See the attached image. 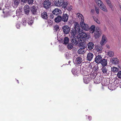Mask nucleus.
<instances>
[{
	"instance_id": "obj_6",
	"label": "nucleus",
	"mask_w": 121,
	"mask_h": 121,
	"mask_svg": "<svg viewBox=\"0 0 121 121\" xmlns=\"http://www.w3.org/2000/svg\"><path fill=\"white\" fill-rule=\"evenodd\" d=\"M51 3L49 0H45L43 3L44 7L46 9H48L51 7Z\"/></svg>"
},
{
	"instance_id": "obj_39",
	"label": "nucleus",
	"mask_w": 121,
	"mask_h": 121,
	"mask_svg": "<svg viewBox=\"0 0 121 121\" xmlns=\"http://www.w3.org/2000/svg\"><path fill=\"white\" fill-rule=\"evenodd\" d=\"M62 4L61 6H62V8L65 9L66 8V7L68 4V3L67 2H62Z\"/></svg>"
},
{
	"instance_id": "obj_10",
	"label": "nucleus",
	"mask_w": 121,
	"mask_h": 121,
	"mask_svg": "<svg viewBox=\"0 0 121 121\" xmlns=\"http://www.w3.org/2000/svg\"><path fill=\"white\" fill-rule=\"evenodd\" d=\"M5 6L3 5L2 3L0 4V10H2L3 11V13H8V11H7L8 10V9L5 8Z\"/></svg>"
},
{
	"instance_id": "obj_18",
	"label": "nucleus",
	"mask_w": 121,
	"mask_h": 121,
	"mask_svg": "<svg viewBox=\"0 0 121 121\" xmlns=\"http://www.w3.org/2000/svg\"><path fill=\"white\" fill-rule=\"evenodd\" d=\"M93 55L91 52H89L87 55V60L88 61H90L93 58Z\"/></svg>"
},
{
	"instance_id": "obj_31",
	"label": "nucleus",
	"mask_w": 121,
	"mask_h": 121,
	"mask_svg": "<svg viewBox=\"0 0 121 121\" xmlns=\"http://www.w3.org/2000/svg\"><path fill=\"white\" fill-rule=\"evenodd\" d=\"M86 51V50L85 49L80 48L78 51V53L80 54H82L85 53Z\"/></svg>"
},
{
	"instance_id": "obj_41",
	"label": "nucleus",
	"mask_w": 121,
	"mask_h": 121,
	"mask_svg": "<svg viewBox=\"0 0 121 121\" xmlns=\"http://www.w3.org/2000/svg\"><path fill=\"white\" fill-rule=\"evenodd\" d=\"M118 69L117 68L113 67L111 68L112 71L114 72H116L118 71Z\"/></svg>"
},
{
	"instance_id": "obj_53",
	"label": "nucleus",
	"mask_w": 121,
	"mask_h": 121,
	"mask_svg": "<svg viewBox=\"0 0 121 121\" xmlns=\"http://www.w3.org/2000/svg\"><path fill=\"white\" fill-rule=\"evenodd\" d=\"M65 56L66 58L67 59L69 58L70 57V56H69V55L67 53H66L65 54Z\"/></svg>"
},
{
	"instance_id": "obj_38",
	"label": "nucleus",
	"mask_w": 121,
	"mask_h": 121,
	"mask_svg": "<svg viewBox=\"0 0 121 121\" xmlns=\"http://www.w3.org/2000/svg\"><path fill=\"white\" fill-rule=\"evenodd\" d=\"M101 69L103 73L105 74L107 73V69L106 67H104V66H103V67Z\"/></svg>"
},
{
	"instance_id": "obj_28",
	"label": "nucleus",
	"mask_w": 121,
	"mask_h": 121,
	"mask_svg": "<svg viewBox=\"0 0 121 121\" xmlns=\"http://www.w3.org/2000/svg\"><path fill=\"white\" fill-rule=\"evenodd\" d=\"M97 75V74L96 71H95L93 72V73H92L90 75V76L91 77V78L92 79L95 78L96 77Z\"/></svg>"
},
{
	"instance_id": "obj_37",
	"label": "nucleus",
	"mask_w": 121,
	"mask_h": 121,
	"mask_svg": "<svg viewBox=\"0 0 121 121\" xmlns=\"http://www.w3.org/2000/svg\"><path fill=\"white\" fill-rule=\"evenodd\" d=\"M100 35V34L99 33V32H98L97 31H95L94 34V36L96 38H98Z\"/></svg>"
},
{
	"instance_id": "obj_15",
	"label": "nucleus",
	"mask_w": 121,
	"mask_h": 121,
	"mask_svg": "<svg viewBox=\"0 0 121 121\" xmlns=\"http://www.w3.org/2000/svg\"><path fill=\"white\" fill-rule=\"evenodd\" d=\"M102 78L101 76H98L97 77H96L94 80V82L96 83H100L102 81Z\"/></svg>"
},
{
	"instance_id": "obj_49",
	"label": "nucleus",
	"mask_w": 121,
	"mask_h": 121,
	"mask_svg": "<svg viewBox=\"0 0 121 121\" xmlns=\"http://www.w3.org/2000/svg\"><path fill=\"white\" fill-rule=\"evenodd\" d=\"M86 69H88V70H90H90L92 69V66L91 65H89Z\"/></svg>"
},
{
	"instance_id": "obj_48",
	"label": "nucleus",
	"mask_w": 121,
	"mask_h": 121,
	"mask_svg": "<svg viewBox=\"0 0 121 121\" xmlns=\"http://www.w3.org/2000/svg\"><path fill=\"white\" fill-rule=\"evenodd\" d=\"M27 2L29 4H31L34 2V0H27Z\"/></svg>"
},
{
	"instance_id": "obj_61",
	"label": "nucleus",
	"mask_w": 121,
	"mask_h": 121,
	"mask_svg": "<svg viewBox=\"0 0 121 121\" xmlns=\"http://www.w3.org/2000/svg\"><path fill=\"white\" fill-rule=\"evenodd\" d=\"M91 11L93 13L94 11V9H91Z\"/></svg>"
},
{
	"instance_id": "obj_17",
	"label": "nucleus",
	"mask_w": 121,
	"mask_h": 121,
	"mask_svg": "<svg viewBox=\"0 0 121 121\" xmlns=\"http://www.w3.org/2000/svg\"><path fill=\"white\" fill-rule=\"evenodd\" d=\"M37 7L34 6L31 7V11L33 14L35 15L37 14Z\"/></svg>"
},
{
	"instance_id": "obj_44",
	"label": "nucleus",
	"mask_w": 121,
	"mask_h": 121,
	"mask_svg": "<svg viewBox=\"0 0 121 121\" xmlns=\"http://www.w3.org/2000/svg\"><path fill=\"white\" fill-rule=\"evenodd\" d=\"M78 18H79L80 21V22H82L83 20V21H84V17L82 15L80 16Z\"/></svg>"
},
{
	"instance_id": "obj_4",
	"label": "nucleus",
	"mask_w": 121,
	"mask_h": 121,
	"mask_svg": "<svg viewBox=\"0 0 121 121\" xmlns=\"http://www.w3.org/2000/svg\"><path fill=\"white\" fill-rule=\"evenodd\" d=\"M80 72L82 75L86 76L87 75H89L88 74L90 72V70L88 69H87L86 68L83 67L81 69Z\"/></svg>"
},
{
	"instance_id": "obj_40",
	"label": "nucleus",
	"mask_w": 121,
	"mask_h": 121,
	"mask_svg": "<svg viewBox=\"0 0 121 121\" xmlns=\"http://www.w3.org/2000/svg\"><path fill=\"white\" fill-rule=\"evenodd\" d=\"M69 42V39L67 37H65L64 41V44L65 45L67 44Z\"/></svg>"
},
{
	"instance_id": "obj_54",
	"label": "nucleus",
	"mask_w": 121,
	"mask_h": 121,
	"mask_svg": "<svg viewBox=\"0 0 121 121\" xmlns=\"http://www.w3.org/2000/svg\"><path fill=\"white\" fill-rule=\"evenodd\" d=\"M33 22V21L32 20H30V22H29V25H31L32 24Z\"/></svg>"
},
{
	"instance_id": "obj_42",
	"label": "nucleus",
	"mask_w": 121,
	"mask_h": 121,
	"mask_svg": "<svg viewBox=\"0 0 121 121\" xmlns=\"http://www.w3.org/2000/svg\"><path fill=\"white\" fill-rule=\"evenodd\" d=\"M108 54L109 56L111 57L112 56L114 55L113 52L111 51H109L108 52Z\"/></svg>"
},
{
	"instance_id": "obj_50",
	"label": "nucleus",
	"mask_w": 121,
	"mask_h": 121,
	"mask_svg": "<svg viewBox=\"0 0 121 121\" xmlns=\"http://www.w3.org/2000/svg\"><path fill=\"white\" fill-rule=\"evenodd\" d=\"M95 9L96 13L97 14H98L99 13V7L97 8L96 7H95Z\"/></svg>"
},
{
	"instance_id": "obj_27",
	"label": "nucleus",
	"mask_w": 121,
	"mask_h": 121,
	"mask_svg": "<svg viewBox=\"0 0 121 121\" xmlns=\"http://www.w3.org/2000/svg\"><path fill=\"white\" fill-rule=\"evenodd\" d=\"M79 44V46L80 48L85 49L86 48V46L84 41L83 42H80Z\"/></svg>"
},
{
	"instance_id": "obj_20",
	"label": "nucleus",
	"mask_w": 121,
	"mask_h": 121,
	"mask_svg": "<svg viewBox=\"0 0 121 121\" xmlns=\"http://www.w3.org/2000/svg\"><path fill=\"white\" fill-rule=\"evenodd\" d=\"M74 25V28L73 29H75L78 31V32H80L81 31V29L79 24L77 22H75Z\"/></svg>"
},
{
	"instance_id": "obj_30",
	"label": "nucleus",
	"mask_w": 121,
	"mask_h": 121,
	"mask_svg": "<svg viewBox=\"0 0 121 121\" xmlns=\"http://www.w3.org/2000/svg\"><path fill=\"white\" fill-rule=\"evenodd\" d=\"M95 49L96 51L99 53L101 52L102 50V48L101 47L99 46H97L95 47Z\"/></svg>"
},
{
	"instance_id": "obj_16",
	"label": "nucleus",
	"mask_w": 121,
	"mask_h": 121,
	"mask_svg": "<svg viewBox=\"0 0 121 121\" xmlns=\"http://www.w3.org/2000/svg\"><path fill=\"white\" fill-rule=\"evenodd\" d=\"M69 15L67 14H64L63 15L61 19L64 22H67L68 19Z\"/></svg>"
},
{
	"instance_id": "obj_33",
	"label": "nucleus",
	"mask_w": 121,
	"mask_h": 121,
	"mask_svg": "<svg viewBox=\"0 0 121 121\" xmlns=\"http://www.w3.org/2000/svg\"><path fill=\"white\" fill-rule=\"evenodd\" d=\"M72 72L73 74L75 76H77L78 75L79 71H77L75 69H73L72 70Z\"/></svg>"
},
{
	"instance_id": "obj_62",
	"label": "nucleus",
	"mask_w": 121,
	"mask_h": 121,
	"mask_svg": "<svg viewBox=\"0 0 121 121\" xmlns=\"http://www.w3.org/2000/svg\"><path fill=\"white\" fill-rule=\"evenodd\" d=\"M27 0H23V2H25L27 1Z\"/></svg>"
},
{
	"instance_id": "obj_3",
	"label": "nucleus",
	"mask_w": 121,
	"mask_h": 121,
	"mask_svg": "<svg viewBox=\"0 0 121 121\" xmlns=\"http://www.w3.org/2000/svg\"><path fill=\"white\" fill-rule=\"evenodd\" d=\"M73 62L75 64L79 65L82 62V58L77 55H75L73 58Z\"/></svg>"
},
{
	"instance_id": "obj_43",
	"label": "nucleus",
	"mask_w": 121,
	"mask_h": 121,
	"mask_svg": "<svg viewBox=\"0 0 121 121\" xmlns=\"http://www.w3.org/2000/svg\"><path fill=\"white\" fill-rule=\"evenodd\" d=\"M117 75L119 78L121 79V71H119L118 72Z\"/></svg>"
},
{
	"instance_id": "obj_22",
	"label": "nucleus",
	"mask_w": 121,
	"mask_h": 121,
	"mask_svg": "<svg viewBox=\"0 0 121 121\" xmlns=\"http://www.w3.org/2000/svg\"><path fill=\"white\" fill-rule=\"evenodd\" d=\"M61 11L58 9L56 8L52 12L53 14L55 15H57L60 13Z\"/></svg>"
},
{
	"instance_id": "obj_55",
	"label": "nucleus",
	"mask_w": 121,
	"mask_h": 121,
	"mask_svg": "<svg viewBox=\"0 0 121 121\" xmlns=\"http://www.w3.org/2000/svg\"><path fill=\"white\" fill-rule=\"evenodd\" d=\"M100 29L98 27H97L96 28V29L95 31H97L99 32Z\"/></svg>"
},
{
	"instance_id": "obj_51",
	"label": "nucleus",
	"mask_w": 121,
	"mask_h": 121,
	"mask_svg": "<svg viewBox=\"0 0 121 121\" xmlns=\"http://www.w3.org/2000/svg\"><path fill=\"white\" fill-rule=\"evenodd\" d=\"M59 27L58 25H56L54 27V28L56 30V31H57L59 29Z\"/></svg>"
},
{
	"instance_id": "obj_47",
	"label": "nucleus",
	"mask_w": 121,
	"mask_h": 121,
	"mask_svg": "<svg viewBox=\"0 0 121 121\" xmlns=\"http://www.w3.org/2000/svg\"><path fill=\"white\" fill-rule=\"evenodd\" d=\"M73 47V46L72 45L70 44H68L67 46V48H68L70 49H72Z\"/></svg>"
},
{
	"instance_id": "obj_7",
	"label": "nucleus",
	"mask_w": 121,
	"mask_h": 121,
	"mask_svg": "<svg viewBox=\"0 0 121 121\" xmlns=\"http://www.w3.org/2000/svg\"><path fill=\"white\" fill-rule=\"evenodd\" d=\"M79 33L78 32V31H77L75 29H72L70 32L71 35V37H77L78 35V33Z\"/></svg>"
},
{
	"instance_id": "obj_8",
	"label": "nucleus",
	"mask_w": 121,
	"mask_h": 121,
	"mask_svg": "<svg viewBox=\"0 0 121 121\" xmlns=\"http://www.w3.org/2000/svg\"><path fill=\"white\" fill-rule=\"evenodd\" d=\"M107 41V39L105 35H103L100 42V44L101 46H103L105 44Z\"/></svg>"
},
{
	"instance_id": "obj_52",
	"label": "nucleus",
	"mask_w": 121,
	"mask_h": 121,
	"mask_svg": "<svg viewBox=\"0 0 121 121\" xmlns=\"http://www.w3.org/2000/svg\"><path fill=\"white\" fill-rule=\"evenodd\" d=\"M82 15L80 13H78L76 14L77 18H78L80 16H81Z\"/></svg>"
},
{
	"instance_id": "obj_25",
	"label": "nucleus",
	"mask_w": 121,
	"mask_h": 121,
	"mask_svg": "<svg viewBox=\"0 0 121 121\" xmlns=\"http://www.w3.org/2000/svg\"><path fill=\"white\" fill-rule=\"evenodd\" d=\"M22 9H21L17 10L16 11V15L18 17L20 16H22Z\"/></svg>"
},
{
	"instance_id": "obj_21",
	"label": "nucleus",
	"mask_w": 121,
	"mask_h": 121,
	"mask_svg": "<svg viewBox=\"0 0 121 121\" xmlns=\"http://www.w3.org/2000/svg\"><path fill=\"white\" fill-rule=\"evenodd\" d=\"M19 0H14L12 3V6L14 8H16L18 5Z\"/></svg>"
},
{
	"instance_id": "obj_14",
	"label": "nucleus",
	"mask_w": 121,
	"mask_h": 121,
	"mask_svg": "<svg viewBox=\"0 0 121 121\" xmlns=\"http://www.w3.org/2000/svg\"><path fill=\"white\" fill-rule=\"evenodd\" d=\"M83 82L86 84L88 83L91 80V77L89 75H87L84 77L83 78Z\"/></svg>"
},
{
	"instance_id": "obj_5",
	"label": "nucleus",
	"mask_w": 121,
	"mask_h": 121,
	"mask_svg": "<svg viewBox=\"0 0 121 121\" xmlns=\"http://www.w3.org/2000/svg\"><path fill=\"white\" fill-rule=\"evenodd\" d=\"M80 25L82 29L88 31L89 29V27L87 24L84 23V21L80 22Z\"/></svg>"
},
{
	"instance_id": "obj_59",
	"label": "nucleus",
	"mask_w": 121,
	"mask_h": 121,
	"mask_svg": "<svg viewBox=\"0 0 121 121\" xmlns=\"http://www.w3.org/2000/svg\"><path fill=\"white\" fill-rule=\"evenodd\" d=\"M106 47L108 48H110V47L109 46V45H106Z\"/></svg>"
},
{
	"instance_id": "obj_2",
	"label": "nucleus",
	"mask_w": 121,
	"mask_h": 121,
	"mask_svg": "<svg viewBox=\"0 0 121 121\" xmlns=\"http://www.w3.org/2000/svg\"><path fill=\"white\" fill-rule=\"evenodd\" d=\"M95 2L98 6L103 11L107 12V10L104 4L100 0H95Z\"/></svg>"
},
{
	"instance_id": "obj_26",
	"label": "nucleus",
	"mask_w": 121,
	"mask_h": 121,
	"mask_svg": "<svg viewBox=\"0 0 121 121\" xmlns=\"http://www.w3.org/2000/svg\"><path fill=\"white\" fill-rule=\"evenodd\" d=\"M107 60L104 59L102 60L100 63H101L103 66H106L107 64Z\"/></svg>"
},
{
	"instance_id": "obj_23",
	"label": "nucleus",
	"mask_w": 121,
	"mask_h": 121,
	"mask_svg": "<svg viewBox=\"0 0 121 121\" xmlns=\"http://www.w3.org/2000/svg\"><path fill=\"white\" fill-rule=\"evenodd\" d=\"M41 17L44 19H47L48 18L47 13L45 12H43L41 14Z\"/></svg>"
},
{
	"instance_id": "obj_19",
	"label": "nucleus",
	"mask_w": 121,
	"mask_h": 121,
	"mask_svg": "<svg viewBox=\"0 0 121 121\" xmlns=\"http://www.w3.org/2000/svg\"><path fill=\"white\" fill-rule=\"evenodd\" d=\"M24 12L25 14H28L30 12V8L29 6L26 5L24 7Z\"/></svg>"
},
{
	"instance_id": "obj_13",
	"label": "nucleus",
	"mask_w": 121,
	"mask_h": 121,
	"mask_svg": "<svg viewBox=\"0 0 121 121\" xmlns=\"http://www.w3.org/2000/svg\"><path fill=\"white\" fill-rule=\"evenodd\" d=\"M71 41L72 44L75 45H76L78 44V42L76 39H78L77 37H71Z\"/></svg>"
},
{
	"instance_id": "obj_45",
	"label": "nucleus",
	"mask_w": 121,
	"mask_h": 121,
	"mask_svg": "<svg viewBox=\"0 0 121 121\" xmlns=\"http://www.w3.org/2000/svg\"><path fill=\"white\" fill-rule=\"evenodd\" d=\"M93 18L95 21L97 23L99 24L100 23V22L99 20H98L97 18L95 17H94Z\"/></svg>"
},
{
	"instance_id": "obj_32",
	"label": "nucleus",
	"mask_w": 121,
	"mask_h": 121,
	"mask_svg": "<svg viewBox=\"0 0 121 121\" xmlns=\"http://www.w3.org/2000/svg\"><path fill=\"white\" fill-rule=\"evenodd\" d=\"M61 20V17L59 16L55 18V21L56 22L58 23L60 22Z\"/></svg>"
},
{
	"instance_id": "obj_60",
	"label": "nucleus",
	"mask_w": 121,
	"mask_h": 121,
	"mask_svg": "<svg viewBox=\"0 0 121 121\" xmlns=\"http://www.w3.org/2000/svg\"><path fill=\"white\" fill-rule=\"evenodd\" d=\"M88 119L89 120H91V117H88Z\"/></svg>"
},
{
	"instance_id": "obj_12",
	"label": "nucleus",
	"mask_w": 121,
	"mask_h": 121,
	"mask_svg": "<svg viewBox=\"0 0 121 121\" xmlns=\"http://www.w3.org/2000/svg\"><path fill=\"white\" fill-rule=\"evenodd\" d=\"M102 58L101 55H98L96 56L95 59V61L97 63H100L102 60Z\"/></svg>"
},
{
	"instance_id": "obj_11",
	"label": "nucleus",
	"mask_w": 121,
	"mask_h": 121,
	"mask_svg": "<svg viewBox=\"0 0 121 121\" xmlns=\"http://www.w3.org/2000/svg\"><path fill=\"white\" fill-rule=\"evenodd\" d=\"M64 1V0H56L55 2V4L58 7L61 6L62 2Z\"/></svg>"
},
{
	"instance_id": "obj_24",
	"label": "nucleus",
	"mask_w": 121,
	"mask_h": 121,
	"mask_svg": "<svg viewBox=\"0 0 121 121\" xmlns=\"http://www.w3.org/2000/svg\"><path fill=\"white\" fill-rule=\"evenodd\" d=\"M94 45L93 42H90L88 44V48L89 50H91L94 48Z\"/></svg>"
},
{
	"instance_id": "obj_57",
	"label": "nucleus",
	"mask_w": 121,
	"mask_h": 121,
	"mask_svg": "<svg viewBox=\"0 0 121 121\" xmlns=\"http://www.w3.org/2000/svg\"><path fill=\"white\" fill-rule=\"evenodd\" d=\"M108 83V82H107V83H106H106H104V81H103L102 82V84H104V86H106V85Z\"/></svg>"
},
{
	"instance_id": "obj_29",
	"label": "nucleus",
	"mask_w": 121,
	"mask_h": 121,
	"mask_svg": "<svg viewBox=\"0 0 121 121\" xmlns=\"http://www.w3.org/2000/svg\"><path fill=\"white\" fill-rule=\"evenodd\" d=\"M112 63L114 64H117L118 63V59L117 58L113 57L112 59Z\"/></svg>"
},
{
	"instance_id": "obj_46",
	"label": "nucleus",
	"mask_w": 121,
	"mask_h": 121,
	"mask_svg": "<svg viewBox=\"0 0 121 121\" xmlns=\"http://www.w3.org/2000/svg\"><path fill=\"white\" fill-rule=\"evenodd\" d=\"M72 7L71 5H69L66 7V9L68 11H70L72 9Z\"/></svg>"
},
{
	"instance_id": "obj_1",
	"label": "nucleus",
	"mask_w": 121,
	"mask_h": 121,
	"mask_svg": "<svg viewBox=\"0 0 121 121\" xmlns=\"http://www.w3.org/2000/svg\"><path fill=\"white\" fill-rule=\"evenodd\" d=\"M90 35L84 32H82L79 33L78 35L77 38L79 42L84 41V39L85 38L89 37Z\"/></svg>"
},
{
	"instance_id": "obj_56",
	"label": "nucleus",
	"mask_w": 121,
	"mask_h": 121,
	"mask_svg": "<svg viewBox=\"0 0 121 121\" xmlns=\"http://www.w3.org/2000/svg\"><path fill=\"white\" fill-rule=\"evenodd\" d=\"M17 28L18 29L20 27V25L19 24H18L16 25Z\"/></svg>"
},
{
	"instance_id": "obj_35",
	"label": "nucleus",
	"mask_w": 121,
	"mask_h": 121,
	"mask_svg": "<svg viewBox=\"0 0 121 121\" xmlns=\"http://www.w3.org/2000/svg\"><path fill=\"white\" fill-rule=\"evenodd\" d=\"M95 26L94 25L92 26L90 28V33H93L95 30Z\"/></svg>"
},
{
	"instance_id": "obj_36",
	"label": "nucleus",
	"mask_w": 121,
	"mask_h": 121,
	"mask_svg": "<svg viewBox=\"0 0 121 121\" xmlns=\"http://www.w3.org/2000/svg\"><path fill=\"white\" fill-rule=\"evenodd\" d=\"M105 1L107 3L108 5L109 6V7L110 8H111L112 10H113V8H112V6L111 4V3L109 0H105Z\"/></svg>"
},
{
	"instance_id": "obj_34",
	"label": "nucleus",
	"mask_w": 121,
	"mask_h": 121,
	"mask_svg": "<svg viewBox=\"0 0 121 121\" xmlns=\"http://www.w3.org/2000/svg\"><path fill=\"white\" fill-rule=\"evenodd\" d=\"M115 85L113 84H109L108 86V88L109 89L111 90H115Z\"/></svg>"
},
{
	"instance_id": "obj_63",
	"label": "nucleus",
	"mask_w": 121,
	"mask_h": 121,
	"mask_svg": "<svg viewBox=\"0 0 121 121\" xmlns=\"http://www.w3.org/2000/svg\"><path fill=\"white\" fill-rule=\"evenodd\" d=\"M70 63H71V61H69V64Z\"/></svg>"
},
{
	"instance_id": "obj_58",
	"label": "nucleus",
	"mask_w": 121,
	"mask_h": 121,
	"mask_svg": "<svg viewBox=\"0 0 121 121\" xmlns=\"http://www.w3.org/2000/svg\"><path fill=\"white\" fill-rule=\"evenodd\" d=\"M50 16L51 19H53V18L54 16L53 14H52L50 15Z\"/></svg>"
},
{
	"instance_id": "obj_9",
	"label": "nucleus",
	"mask_w": 121,
	"mask_h": 121,
	"mask_svg": "<svg viewBox=\"0 0 121 121\" xmlns=\"http://www.w3.org/2000/svg\"><path fill=\"white\" fill-rule=\"evenodd\" d=\"M63 31L64 33L65 34H68L69 32L70 29L69 27L67 25L64 26L62 27Z\"/></svg>"
},
{
	"instance_id": "obj_64",
	"label": "nucleus",
	"mask_w": 121,
	"mask_h": 121,
	"mask_svg": "<svg viewBox=\"0 0 121 121\" xmlns=\"http://www.w3.org/2000/svg\"><path fill=\"white\" fill-rule=\"evenodd\" d=\"M106 81V80H105L104 81V82H105V81Z\"/></svg>"
}]
</instances>
